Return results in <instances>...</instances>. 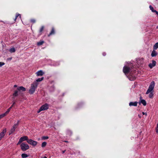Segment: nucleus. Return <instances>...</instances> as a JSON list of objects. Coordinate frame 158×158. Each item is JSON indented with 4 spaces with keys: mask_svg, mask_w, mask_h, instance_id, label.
I'll list each match as a JSON object with an SVG mask.
<instances>
[{
    "mask_svg": "<svg viewBox=\"0 0 158 158\" xmlns=\"http://www.w3.org/2000/svg\"><path fill=\"white\" fill-rule=\"evenodd\" d=\"M43 158H47L46 156H44Z\"/></svg>",
    "mask_w": 158,
    "mask_h": 158,
    "instance_id": "nucleus-42",
    "label": "nucleus"
},
{
    "mask_svg": "<svg viewBox=\"0 0 158 158\" xmlns=\"http://www.w3.org/2000/svg\"><path fill=\"white\" fill-rule=\"evenodd\" d=\"M6 115L5 114V113L2 114H0V119H1L6 116Z\"/></svg>",
    "mask_w": 158,
    "mask_h": 158,
    "instance_id": "nucleus-26",
    "label": "nucleus"
},
{
    "mask_svg": "<svg viewBox=\"0 0 158 158\" xmlns=\"http://www.w3.org/2000/svg\"><path fill=\"white\" fill-rule=\"evenodd\" d=\"M154 12H155L156 13V14L158 16V12L156 11V10H155V11H154Z\"/></svg>",
    "mask_w": 158,
    "mask_h": 158,
    "instance_id": "nucleus-36",
    "label": "nucleus"
},
{
    "mask_svg": "<svg viewBox=\"0 0 158 158\" xmlns=\"http://www.w3.org/2000/svg\"><path fill=\"white\" fill-rule=\"evenodd\" d=\"M48 104L46 103L42 105L40 108L39 110L37 111L38 113H40L42 110H44L48 109Z\"/></svg>",
    "mask_w": 158,
    "mask_h": 158,
    "instance_id": "nucleus-4",
    "label": "nucleus"
},
{
    "mask_svg": "<svg viewBox=\"0 0 158 158\" xmlns=\"http://www.w3.org/2000/svg\"><path fill=\"white\" fill-rule=\"evenodd\" d=\"M130 68L129 67L124 66L123 68V73L125 74L128 73L130 72Z\"/></svg>",
    "mask_w": 158,
    "mask_h": 158,
    "instance_id": "nucleus-7",
    "label": "nucleus"
},
{
    "mask_svg": "<svg viewBox=\"0 0 158 158\" xmlns=\"http://www.w3.org/2000/svg\"><path fill=\"white\" fill-rule=\"evenodd\" d=\"M19 121H18L17 123L15 124L13 126L12 128L15 129L17 127L19 123Z\"/></svg>",
    "mask_w": 158,
    "mask_h": 158,
    "instance_id": "nucleus-20",
    "label": "nucleus"
},
{
    "mask_svg": "<svg viewBox=\"0 0 158 158\" xmlns=\"http://www.w3.org/2000/svg\"><path fill=\"white\" fill-rule=\"evenodd\" d=\"M13 95L14 97H16L18 95V90H15L13 94Z\"/></svg>",
    "mask_w": 158,
    "mask_h": 158,
    "instance_id": "nucleus-18",
    "label": "nucleus"
},
{
    "mask_svg": "<svg viewBox=\"0 0 158 158\" xmlns=\"http://www.w3.org/2000/svg\"><path fill=\"white\" fill-rule=\"evenodd\" d=\"M15 102H14L13 103L12 105L10 107H11V108L15 104Z\"/></svg>",
    "mask_w": 158,
    "mask_h": 158,
    "instance_id": "nucleus-35",
    "label": "nucleus"
},
{
    "mask_svg": "<svg viewBox=\"0 0 158 158\" xmlns=\"http://www.w3.org/2000/svg\"><path fill=\"white\" fill-rule=\"evenodd\" d=\"M65 151H66V150H64V151H62V153H64L65 152Z\"/></svg>",
    "mask_w": 158,
    "mask_h": 158,
    "instance_id": "nucleus-40",
    "label": "nucleus"
},
{
    "mask_svg": "<svg viewBox=\"0 0 158 158\" xmlns=\"http://www.w3.org/2000/svg\"><path fill=\"white\" fill-rule=\"evenodd\" d=\"M149 8H150V9L152 10V12H155L154 11L156 10H154V9L153 7H152L151 5H150L149 6Z\"/></svg>",
    "mask_w": 158,
    "mask_h": 158,
    "instance_id": "nucleus-28",
    "label": "nucleus"
},
{
    "mask_svg": "<svg viewBox=\"0 0 158 158\" xmlns=\"http://www.w3.org/2000/svg\"><path fill=\"white\" fill-rule=\"evenodd\" d=\"M155 85V82L153 81H152L148 87L146 94H149V97L150 98H153V94L152 91L153 90Z\"/></svg>",
    "mask_w": 158,
    "mask_h": 158,
    "instance_id": "nucleus-1",
    "label": "nucleus"
},
{
    "mask_svg": "<svg viewBox=\"0 0 158 158\" xmlns=\"http://www.w3.org/2000/svg\"><path fill=\"white\" fill-rule=\"evenodd\" d=\"M15 131V129L12 127L9 132V135H10L11 134L13 133Z\"/></svg>",
    "mask_w": 158,
    "mask_h": 158,
    "instance_id": "nucleus-17",
    "label": "nucleus"
},
{
    "mask_svg": "<svg viewBox=\"0 0 158 158\" xmlns=\"http://www.w3.org/2000/svg\"><path fill=\"white\" fill-rule=\"evenodd\" d=\"M158 48V42L156 43L153 46L154 50H156Z\"/></svg>",
    "mask_w": 158,
    "mask_h": 158,
    "instance_id": "nucleus-19",
    "label": "nucleus"
},
{
    "mask_svg": "<svg viewBox=\"0 0 158 158\" xmlns=\"http://www.w3.org/2000/svg\"><path fill=\"white\" fill-rule=\"evenodd\" d=\"M19 16V17L20 18H21V15L20 14H18V13H16V15H15V18L14 19V21L13 22V23H15V22H16V19H17V18H18V17Z\"/></svg>",
    "mask_w": 158,
    "mask_h": 158,
    "instance_id": "nucleus-13",
    "label": "nucleus"
},
{
    "mask_svg": "<svg viewBox=\"0 0 158 158\" xmlns=\"http://www.w3.org/2000/svg\"><path fill=\"white\" fill-rule=\"evenodd\" d=\"M157 127H158V123H157Z\"/></svg>",
    "mask_w": 158,
    "mask_h": 158,
    "instance_id": "nucleus-44",
    "label": "nucleus"
},
{
    "mask_svg": "<svg viewBox=\"0 0 158 158\" xmlns=\"http://www.w3.org/2000/svg\"><path fill=\"white\" fill-rule=\"evenodd\" d=\"M142 114H143V115H144V114H145V115H147V114H146V113H144V112H142Z\"/></svg>",
    "mask_w": 158,
    "mask_h": 158,
    "instance_id": "nucleus-37",
    "label": "nucleus"
},
{
    "mask_svg": "<svg viewBox=\"0 0 158 158\" xmlns=\"http://www.w3.org/2000/svg\"><path fill=\"white\" fill-rule=\"evenodd\" d=\"M27 142L29 144L33 146H35L37 143V142L31 139H29L27 140Z\"/></svg>",
    "mask_w": 158,
    "mask_h": 158,
    "instance_id": "nucleus-5",
    "label": "nucleus"
},
{
    "mask_svg": "<svg viewBox=\"0 0 158 158\" xmlns=\"http://www.w3.org/2000/svg\"><path fill=\"white\" fill-rule=\"evenodd\" d=\"M140 103H142L144 106H145L146 105V102L145 100L144 99L141 100L139 102V104H140Z\"/></svg>",
    "mask_w": 158,
    "mask_h": 158,
    "instance_id": "nucleus-15",
    "label": "nucleus"
},
{
    "mask_svg": "<svg viewBox=\"0 0 158 158\" xmlns=\"http://www.w3.org/2000/svg\"><path fill=\"white\" fill-rule=\"evenodd\" d=\"M48 136H43L42 137V139H48Z\"/></svg>",
    "mask_w": 158,
    "mask_h": 158,
    "instance_id": "nucleus-29",
    "label": "nucleus"
},
{
    "mask_svg": "<svg viewBox=\"0 0 158 158\" xmlns=\"http://www.w3.org/2000/svg\"><path fill=\"white\" fill-rule=\"evenodd\" d=\"M6 132V129H4L0 133V140H1L5 136Z\"/></svg>",
    "mask_w": 158,
    "mask_h": 158,
    "instance_id": "nucleus-6",
    "label": "nucleus"
},
{
    "mask_svg": "<svg viewBox=\"0 0 158 158\" xmlns=\"http://www.w3.org/2000/svg\"><path fill=\"white\" fill-rule=\"evenodd\" d=\"M152 63H150L148 66L151 69H152L153 67L155 66L156 65V62L154 60H152Z\"/></svg>",
    "mask_w": 158,
    "mask_h": 158,
    "instance_id": "nucleus-8",
    "label": "nucleus"
},
{
    "mask_svg": "<svg viewBox=\"0 0 158 158\" xmlns=\"http://www.w3.org/2000/svg\"><path fill=\"white\" fill-rule=\"evenodd\" d=\"M47 144V143L45 142H43L42 143L41 146L42 148L44 147Z\"/></svg>",
    "mask_w": 158,
    "mask_h": 158,
    "instance_id": "nucleus-25",
    "label": "nucleus"
},
{
    "mask_svg": "<svg viewBox=\"0 0 158 158\" xmlns=\"http://www.w3.org/2000/svg\"><path fill=\"white\" fill-rule=\"evenodd\" d=\"M11 109V107L9 108L6 111V112L5 113V114L6 115L7 114H8L10 111V110Z\"/></svg>",
    "mask_w": 158,
    "mask_h": 158,
    "instance_id": "nucleus-27",
    "label": "nucleus"
},
{
    "mask_svg": "<svg viewBox=\"0 0 158 158\" xmlns=\"http://www.w3.org/2000/svg\"><path fill=\"white\" fill-rule=\"evenodd\" d=\"M20 139L22 141V142L23 141L27 140H28V137L26 136H23L22 137H21Z\"/></svg>",
    "mask_w": 158,
    "mask_h": 158,
    "instance_id": "nucleus-10",
    "label": "nucleus"
},
{
    "mask_svg": "<svg viewBox=\"0 0 158 158\" xmlns=\"http://www.w3.org/2000/svg\"><path fill=\"white\" fill-rule=\"evenodd\" d=\"M37 85L38 84L36 82H34L31 84L30 89L29 90V92L30 94H33L34 93Z\"/></svg>",
    "mask_w": 158,
    "mask_h": 158,
    "instance_id": "nucleus-2",
    "label": "nucleus"
},
{
    "mask_svg": "<svg viewBox=\"0 0 158 158\" xmlns=\"http://www.w3.org/2000/svg\"><path fill=\"white\" fill-rule=\"evenodd\" d=\"M157 127H158V123H157Z\"/></svg>",
    "mask_w": 158,
    "mask_h": 158,
    "instance_id": "nucleus-45",
    "label": "nucleus"
},
{
    "mask_svg": "<svg viewBox=\"0 0 158 158\" xmlns=\"http://www.w3.org/2000/svg\"><path fill=\"white\" fill-rule=\"evenodd\" d=\"M15 48H11L10 49V52L11 53L14 52H15Z\"/></svg>",
    "mask_w": 158,
    "mask_h": 158,
    "instance_id": "nucleus-23",
    "label": "nucleus"
},
{
    "mask_svg": "<svg viewBox=\"0 0 158 158\" xmlns=\"http://www.w3.org/2000/svg\"><path fill=\"white\" fill-rule=\"evenodd\" d=\"M17 90L18 91L22 90L23 91H26V89L23 86H20L17 88Z\"/></svg>",
    "mask_w": 158,
    "mask_h": 158,
    "instance_id": "nucleus-11",
    "label": "nucleus"
},
{
    "mask_svg": "<svg viewBox=\"0 0 158 158\" xmlns=\"http://www.w3.org/2000/svg\"><path fill=\"white\" fill-rule=\"evenodd\" d=\"M30 21L32 23H35V20L34 19H31Z\"/></svg>",
    "mask_w": 158,
    "mask_h": 158,
    "instance_id": "nucleus-31",
    "label": "nucleus"
},
{
    "mask_svg": "<svg viewBox=\"0 0 158 158\" xmlns=\"http://www.w3.org/2000/svg\"><path fill=\"white\" fill-rule=\"evenodd\" d=\"M64 142H66V143H68V141H64Z\"/></svg>",
    "mask_w": 158,
    "mask_h": 158,
    "instance_id": "nucleus-41",
    "label": "nucleus"
},
{
    "mask_svg": "<svg viewBox=\"0 0 158 158\" xmlns=\"http://www.w3.org/2000/svg\"><path fill=\"white\" fill-rule=\"evenodd\" d=\"M5 64V63L4 62H0V67H2L3 65Z\"/></svg>",
    "mask_w": 158,
    "mask_h": 158,
    "instance_id": "nucleus-32",
    "label": "nucleus"
},
{
    "mask_svg": "<svg viewBox=\"0 0 158 158\" xmlns=\"http://www.w3.org/2000/svg\"><path fill=\"white\" fill-rule=\"evenodd\" d=\"M44 43V41H40L37 43V45L38 46H40L43 44Z\"/></svg>",
    "mask_w": 158,
    "mask_h": 158,
    "instance_id": "nucleus-22",
    "label": "nucleus"
},
{
    "mask_svg": "<svg viewBox=\"0 0 158 158\" xmlns=\"http://www.w3.org/2000/svg\"><path fill=\"white\" fill-rule=\"evenodd\" d=\"M137 103L138 102H130L129 103V105L130 106H137Z\"/></svg>",
    "mask_w": 158,
    "mask_h": 158,
    "instance_id": "nucleus-12",
    "label": "nucleus"
},
{
    "mask_svg": "<svg viewBox=\"0 0 158 158\" xmlns=\"http://www.w3.org/2000/svg\"><path fill=\"white\" fill-rule=\"evenodd\" d=\"M44 29V27L43 26H42L40 30V31H39L41 33V32L43 31Z\"/></svg>",
    "mask_w": 158,
    "mask_h": 158,
    "instance_id": "nucleus-30",
    "label": "nucleus"
},
{
    "mask_svg": "<svg viewBox=\"0 0 158 158\" xmlns=\"http://www.w3.org/2000/svg\"><path fill=\"white\" fill-rule=\"evenodd\" d=\"M36 74L37 76H42L44 74V73L42 70H40L37 72Z\"/></svg>",
    "mask_w": 158,
    "mask_h": 158,
    "instance_id": "nucleus-9",
    "label": "nucleus"
},
{
    "mask_svg": "<svg viewBox=\"0 0 158 158\" xmlns=\"http://www.w3.org/2000/svg\"><path fill=\"white\" fill-rule=\"evenodd\" d=\"M155 50H153L151 53V55L152 57L155 56L157 55V53Z\"/></svg>",
    "mask_w": 158,
    "mask_h": 158,
    "instance_id": "nucleus-14",
    "label": "nucleus"
},
{
    "mask_svg": "<svg viewBox=\"0 0 158 158\" xmlns=\"http://www.w3.org/2000/svg\"><path fill=\"white\" fill-rule=\"evenodd\" d=\"M55 34V30L54 28H52L50 33L48 35V36H49L50 35L54 34Z\"/></svg>",
    "mask_w": 158,
    "mask_h": 158,
    "instance_id": "nucleus-16",
    "label": "nucleus"
},
{
    "mask_svg": "<svg viewBox=\"0 0 158 158\" xmlns=\"http://www.w3.org/2000/svg\"><path fill=\"white\" fill-rule=\"evenodd\" d=\"M103 55L104 56H105L106 55V54L105 53H103Z\"/></svg>",
    "mask_w": 158,
    "mask_h": 158,
    "instance_id": "nucleus-38",
    "label": "nucleus"
},
{
    "mask_svg": "<svg viewBox=\"0 0 158 158\" xmlns=\"http://www.w3.org/2000/svg\"><path fill=\"white\" fill-rule=\"evenodd\" d=\"M44 79V77H42L41 78H39L36 80V81L37 82H40V81H42V80H43Z\"/></svg>",
    "mask_w": 158,
    "mask_h": 158,
    "instance_id": "nucleus-24",
    "label": "nucleus"
},
{
    "mask_svg": "<svg viewBox=\"0 0 158 158\" xmlns=\"http://www.w3.org/2000/svg\"><path fill=\"white\" fill-rule=\"evenodd\" d=\"M140 99H141L142 98V97H140Z\"/></svg>",
    "mask_w": 158,
    "mask_h": 158,
    "instance_id": "nucleus-46",
    "label": "nucleus"
},
{
    "mask_svg": "<svg viewBox=\"0 0 158 158\" xmlns=\"http://www.w3.org/2000/svg\"><path fill=\"white\" fill-rule=\"evenodd\" d=\"M156 132L157 133H158V127H156Z\"/></svg>",
    "mask_w": 158,
    "mask_h": 158,
    "instance_id": "nucleus-33",
    "label": "nucleus"
},
{
    "mask_svg": "<svg viewBox=\"0 0 158 158\" xmlns=\"http://www.w3.org/2000/svg\"><path fill=\"white\" fill-rule=\"evenodd\" d=\"M22 142V141L19 139V140L18 142V143H17V145H18L20 144Z\"/></svg>",
    "mask_w": 158,
    "mask_h": 158,
    "instance_id": "nucleus-34",
    "label": "nucleus"
},
{
    "mask_svg": "<svg viewBox=\"0 0 158 158\" xmlns=\"http://www.w3.org/2000/svg\"><path fill=\"white\" fill-rule=\"evenodd\" d=\"M17 87V85H14V87Z\"/></svg>",
    "mask_w": 158,
    "mask_h": 158,
    "instance_id": "nucleus-39",
    "label": "nucleus"
},
{
    "mask_svg": "<svg viewBox=\"0 0 158 158\" xmlns=\"http://www.w3.org/2000/svg\"><path fill=\"white\" fill-rule=\"evenodd\" d=\"M156 28L157 29H158V26H157V27H156Z\"/></svg>",
    "mask_w": 158,
    "mask_h": 158,
    "instance_id": "nucleus-43",
    "label": "nucleus"
},
{
    "mask_svg": "<svg viewBox=\"0 0 158 158\" xmlns=\"http://www.w3.org/2000/svg\"><path fill=\"white\" fill-rule=\"evenodd\" d=\"M21 149L23 151H25L28 149L29 147V145L24 143H22L20 145Z\"/></svg>",
    "mask_w": 158,
    "mask_h": 158,
    "instance_id": "nucleus-3",
    "label": "nucleus"
},
{
    "mask_svg": "<svg viewBox=\"0 0 158 158\" xmlns=\"http://www.w3.org/2000/svg\"><path fill=\"white\" fill-rule=\"evenodd\" d=\"M28 156L27 154L25 153H23L21 155V157L22 158H26Z\"/></svg>",
    "mask_w": 158,
    "mask_h": 158,
    "instance_id": "nucleus-21",
    "label": "nucleus"
}]
</instances>
